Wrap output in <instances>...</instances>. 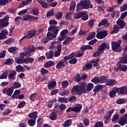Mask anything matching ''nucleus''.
Listing matches in <instances>:
<instances>
[{
    "label": "nucleus",
    "mask_w": 127,
    "mask_h": 127,
    "mask_svg": "<svg viewBox=\"0 0 127 127\" xmlns=\"http://www.w3.org/2000/svg\"><path fill=\"white\" fill-rule=\"evenodd\" d=\"M87 83L85 82H82L79 85H76L72 87L71 90L72 95H78L81 96L84 94H87Z\"/></svg>",
    "instance_id": "1"
},
{
    "label": "nucleus",
    "mask_w": 127,
    "mask_h": 127,
    "mask_svg": "<svg viewBox=\"0 0 127 127\" xmlns=\"http://www.w3.org/2000/svg\"><path fill=\"white\" fill-rule=\"evenodd\" d=\"M92 7H93V4H91V0H84L77 3L76 11H80L81 9H89Z\"/></svg>",
    "instance_id": "2"
},
{
    "label": "nucleus",
    "mask_w": 127,
    "mask_h": 127,
    "mask_svg": "<svg viewBox=\"0 0 127 127\" xmlns=\"http://www.w3.org/2000/svg\"><path fill=\"white\" fill-rule=\"evenodd\" d=\"M122 44V40H119L117 42L114 41H112V49L114 52H122V47L121 45Z\"/></svg>",
    "instance_id": "3"
},
{
    "label": "nucleus",
    "mask_w": 127,
    "mask_h": 127,
    "mask_svg": "<svg viewBox=\"0 0 127 127\" xmlns=\"http://www.w3.org/2000/svg\"><path fill=\"white\" fill-rule=\"evenodd\" d=\"M76 54L74 52L71 53L68 56H65L64 57V60L66 61V60H69V64H76L78 62V59L75 57Z\"/></svg>",
    "instance_id": "4"
},
{
    "label": "nucleus",
    "mask_w": 127,
    "mask_h": 127,
    "mask_svg": "<svg viewBox=\"0 0 127 127\" xmlns=\"http://www.w3.org/2000/svg\"><path fill=\"white\" fill-rule=\"evenodd\" d=\"M121 88L120 87H114L113 88V90H111L109 92V96L111 99H114L118 93V95H122V93H120Z\"/></svg>",
    "instance_id": "5"
},
{
    "label": "nucleus",
    "mask_w": 127,
    "mask_h": 127,
    "mask_svg": "<svg viewBox=\"0 0 127 127\" xmlns=\"http://www.w3.org/2000/svg\"><path fill=\"white\" fill-rule=\"evenodd\" d=\"M49 32H51L54 35V37H57L58 32H59V28L57 26H50L48 29Z\"/></svg>",
    "instance_id": "6"
},
{
    "label": "nucleus",
    "mask_w": 127,
    "mask_h": 127,
    "mask_svg": "<svg viewBox=\"0 0 127 127\" xmlns=\"http://www.w3.org/2000/svg\"><path fill=\"white\" fill-rule=\"evenodd\" d=\"M82 104H78L74 107H69L66 110V113H70V112H75L78 113L82 110Z\"/></svg>",
    "instance_id": "7"
},
{
    "label": "nucleus",
    "mask_w": 127,
    "mask_h": 127,
    "mask_svg": "<svg viewBox=\"0 0 127 127\" xmlns=\"http://www.w3.org/2000/svg\"><path fill=\"white\" fill-rule=\"evenodd\" d=\"M24 56H26V54L24 52L20 53L19 57L15 58V62L17 64H23L24 63Z\"/></svg>",
    "instance_id": "8"
},
{
    "label": "nucleus",
    "mask_w": 127,
    "mask_h": 127,
    "mask_svg": "<svg viewBox=\"0 0 127 127\" xmlns=\"http://www.w3.org/2000/svg\"><path fill=\"white\" fill-rule=\"evenodd\" d=\"M108 34V33L107 30L100 31L96 34V37L98 39H104V38H106V37H107Z\"/></svg>",
    "instance_id": "9"
},
{
    "label": "nucleus",
    "mask_w": 127,
    "mask_h": 127,
    "mask_svg": "<svg viewBox=\"0 0 127 127\" xmlns=\"http://www.w3.org/2000/svg\"><path fill=\"white\" fill-rule=\"evenodd\" d=\"M37 33V30L36 29L30 30L26 34L27 36V39H31L33 37H34Z\"/></svg>",
    "instance_id": "10"
},
{
    "label": "nucleus",
    "mask_w": 127,
    "mask_h": 127,
    "mask_svg": "<svg viewBox=\"0 0 127 127\" xmlns=\"http://www.w3.org/2000/svg\"><path fill=\"white\" fill-rule=\"evenodd\" d=\"M14 88L11 86V88H5L3 89L2 93L3 94H6L7 96L10 97L13 93V90Z\"/></svg>",
    "instance_id": "11"
},
{
    "label": "nucleus",
    "mask_w": 127,
    "mask_h": 127,
    "mask_svg": "<svg viewBox=\"0 0 127 127\" xmlns=\"http://www.w3.org/2000/svg\"><path fill=\"white\" fill-rule=\"evenodd\" d=\"M17 72L15 70H11L8 75V80H15V76H16Z\"/></svg>",
    "instance_id": "12"
},
{
    "label": "nucleus",
    "mask_w": 127,
    "mask_h": 127,
    "mask_svg": "<svg viewBox=\"0 0 127 127\" xmlns=\"http://www.w3.org/2000/svg\"><path fill=\"white\" fill-rule=\"evenodd\" d=\"M99 50H100V52H103L105 49H107V50H109L110 49V44L109 43H102L98 48Z\"/></svg>",
    "instance_id": "13"
},
{
    "label": "nucleus",
    "mask_w": 127,
    "mask_h": 127,
    "mask_svg": "<svg viewBox=\"0 0 127 127\" xmlns=\"http://www.w3.org/2000/svg\"><path fill=\"white\" fill-rule=\"evenodd\" d=\"M7 35H8V31L6 29L2 30L0 33V40L6 39L7 38Z\"/></svg>",
    "instance_id": "14"
},
{
    "label": "nucleus",
    "mask_w": 127,
    "mask_h": 127,
    "mask_svg": "<svg viewBox=\"0 0 127 127\" xmlns=\"http://www.w3.org/2000/svg\"><path fill=\"white\" fill-rule=\"evenodd\" d=\"M36 50V48L33 46H29L28 48H26L24 50V52L26 53H28V54H30L31 53H33L34 51Z\"/></svg>",
    "instance_id": "15"
},
{
    "label": "nucleus",
    "mask_w": 127,
    "mask_h": 127,
    "mask_svg": "<svg viewBox=\"0 0 127 127\" xmlns=\"http://www.w3.org/2000/svg\"><path fill=\"white\" fill-rule=\"evenodd\" d=\"M103 89H104V85L101 84H97L93 88V93H95V95H97V92L103 90Z\"/></svg>",
    "instance_id": "16"
},
{
    "label": "nucleus",
    "mask_w": 127,
    "mask_h": 127,
    "mask_svg": "<svg viewBox=\"0 0 127 127\" xmlns=\"http://www.w3.org/2000/svg\"><path fill=\"white\" fill-rule=\"evenodd\" d=\"M119 69L122 72H126L127 70V65L121 63H118Z\"/></svg>",
    "instance_id": "17"
},
{
    "label": "nucleus",
    "mask_w": 127,
    "mask_h": 127,
    "mask_svg": "<svg viewBox=\"0 0 127 127\" xmlns=\"http://www.w3.org/2000/svg\"><path fill=\"white\" fill-rule=\"evenodd\" d=\"M116 23L118 25H119L120 29H123L125 28V26H126V22L124 21V20L122 19L118 20Z\"/></svg>",
    "instance_id": "18"
},
{
    "label": "nucleus",
    "mask_w": 127,
    "mask_h": 127,
    "mask_svg": "<svg viewBox=\"0 0 127 127\" xmlns=\"http://www.w3.org/2000/svg\"><path fill=\"white\" fill-rule=\"evenodd\" d=\"M37 114H38V112L37 111H35L30 113H29L28 114V117L29 119H32L33 120H36L37 119Z\"/></svg>",
    "instance_id": "19"
},
{
    "label": "nucleus",
    "mask_w": 127,
    "mask_h": 127,
    "mask_svg": "<svg viewBox=\"0 0 127 127\" xmlns=\"http://www.w3.org/2000/svg\"><path fill=\"white\" fill-rule=\"evenodd\" d=\"M23 21H31V15L29 14H26L23 16L21 18Z\"/></svg>",
    "instance_id": "20"
},
{
    "label": "nucleus",
    "mask_w": 127,
    "mask_h": 127,
    "mask_svg": "<svg viewBox=\"0 0 127 127\" xmlns=\"http://www.w3.org/2000/svg\"><path fill=\"white\" fill-rule=\"evenodd\" d=\"M118 124L123 127V126L127 125V119H125L124 117H121Z\"/></svg>",
    "instance_id": "21"
},
{
    "label": "nucleus",
    "mask_w": 127,
    "mask_h": 127,
    "mask_svg": "<svg viewBox=\"0 0 127 127\" xmlns=\"http://www.w3.org/2000/svg\"><path fill=\"white\" fill-rule=\"evenodd\" d=\"M115 84H118V82L116 81V79H109L106 83V86L113 87V86H115Z\"/></svg>",
    "instance_id": "22"
},
{
    "label": "nucleus",
    "mask_w": 127,
    "mask_h": 127,
    "mask_svg": "<svg viewBox=\"0 0 127 127\" xmlns=\"http://www.w3.org/2000/svg\"><path fill=\"white\" fill-rule=\"evenodd\" d=\"M120 93L122 95H127V85L120 87Z\"/></svg>",
    "instance_id": "23"
},
{
    "label": "nucleus",
    "mask_w": 127,
    "mask_h": 127,
    "mask_svg": "<svg viewBox=\"0 0 127 127\" xmlns=\"http://www.w3.org/2000/svg\"><path fill=\"white\" fill-rule=\"evenodd\" d=\"M38 2L41 4L43 8H48L49 7V4L42 0H38Z\"/></svg>",
    "instance_id": "24"
},
{
    "label": "nucleus",
    "mask_w": 127,
    "mask_h": 127,
    "mask_svg": "<svg viewBox=\"0 0 127 127\" xmlns=\"http://www.w3.org/2000/svg\"><path fill=\"white\" fill-rule=\"evenodd\" d=\"M57 85V83L56 81L54 80L52 81L51 82H49L48 84V88L49 90H52V89H54L55 87V86Z\"/></svg>",
    "instance_id": "25"
},
{
    "label": "nucleus",
    "mask_w": 127,
    "mask_h": 127,
    "mask_svg": "<svg viewBox=\"0 0 127 127\" xmlns=\"http://www.w3.org/2000/svg\"><path fill=\"white\" fill-rule=\"evenodd\" d=\"M54 64H55V63L52 61H48L44 64V67L45 68H50V67L53 66Z\"/></svg>",
    "instance_id": "26"
},
{
    "label": "nucleus",
    "mask_w": 127,
    "mask_h": 127,
    "mask_svg": "<svg viewBox=\"0 0 127 127\" xmlns=\"http://www.w3.org/2000/svg\"><path fill=\"white\" fill-rule=\"evenodd\" d=\"M120 29L121 28H120L118 25H114L113 26V30L111 32V34L113 35L115 34V33H119Z\"/></svg>",
    "instance_id": "27"
},
{
    "label": "nucleus",
    "mask_w": 127,
    "mask_h": 127,
    "mask_svg": "<svg viewBox=\"0 0 127 127\" xmlns=\"http://www.w3.org/2000/svg\"><path fill=\"white\" fill-rule=\"evenodd\" d=\"M103 25H106L107 27H109V26H110L109 22L107 21L106 19L102 20V21L99 23L98 27H100V26H103Z\"/></svg>",
    "instance_id": "28"
},
{
    "label": "nucleus",
    "mask_w": 127,
    "mask_h": 127,
    "mask_svg": "<svg viewBox=\"0 0 127 127\" xmlns=\"http://www.w3.org/2000/svg\"><path fill=\"white\" fill-rule=\"evenodd\" d=\"M75 38L74 37H68L66 38L63 43L64 45H69V43L70 42H72L73 41V40Z\"/></svg>",
    "instance_id": "29"
},
{
    "label": "nucleus",
    "mask_w": 127,
    "mask_h": 127,
    "mask_svg": "<svg viewBox=\"0 0 127 127\" xmlns=\"http://www.w3.org/2000/svg\"><path fill=\"white\" fill-rule=\"evenodd\" d=\"M24 62L25 64H28V63H33V62H34V59L28 57L24 58Z\"/></svg>",
    "instance_id": "30"
},
{
    "label": "nucleus",
    "mask_w": 127,
    "mask_h": 127,
    "mask_svg": "<svg viewBox=\"0 0 127 127\" xmlns=\"http://www.w3.org/2000/svg\"><path fill=\"white\" fill-rule=\"evenodd\" d=\"M49 119L52 121H56L57 120V113L52 112L49 116Z\"/></svg>",
    "instance_id": "31"
},
{
    "label": "nucleus",
    "mask_w": 127,
    "mask_h": 127,
    "mask_svg": "<svg viewBox=\"0 0 127 127\" xmlns=\"http://www.w3.org/2000/svg\"><path fill=\"white\" fill-rule=\"evenodd\" d=\"M54 56V52L53 51H49L48 53H46V57L47 59H51Z\"/></svg>",
    "instance_id": "32"
},
{
    "label": "nucleus",
    "mask_w": 127,
    "mask_h": 127,
    "mask_svg": "<svg viewBox=\"0 0 127 127\" xmlns=\"http://www.w3.org/2000/svg\"><path fill=\"white\" fill-rule=\"evenodd\" d=\"M72 125V120L68 119L66 120L64 123L63 127H71Z\"/></svg>",
    "instance_id": "33"
},
{
    "label": "nucleus",
    "mask_w": 127,
    "mask_h": 127,
    "mask_svg": "<svg viewBox=\"0 0 127 127\" xmlns=\"http://www.w3.org/2000/svg\"><path fill=\"white\" fill-rule=\"evenodd\" d=\"M94 88V84L92 83H89L86 85V94L88 92H91L92 90Z\"/></svg>",
    "instance_id": "34"
},
{
    "label": "nucleus",
    "mask_w": 127,
    "mask_h": 127,
    "mask_svg": "<svg viewBox=\"0 0 127 127\" xmlns=\"http://www.w3.org/2000/svg\"><path fill=\"white\" fill-rule=\"evenodd\" d=\"M96 36V32H91L90 34H88V35L87 37V40H92V39H94Z\"/></svg>",
    "instance_id": "35"
},
{
    "label": "nucleus",
    "mask_w": 127,
    "mask_h": 127,
    "mask_svg": "<svg viewBox=\"0 0 127 127\" xmlns=\"http://www.w3.org/2000/svg\"><path fill=\"white\" fill-rule=\"evenodd\" d=\"M36 123V120L35 119H29L28 120V125L29 127H34Z\"/></svg>",
    "instance_id": "36"
},
{
    "label": "nucleus",
    "mask_w": 127,
    "mask_h": 127,
    "mask_svg": "<svg viewBox=\"0 0 127 127\" xmlns=\"http://www.w3.org/2000/svg\"><path fill=\"white\" fill-rule=\"evenodd\" d=\"M31 12L33 13L35 16H38L39 15V9L38 8H34L31 10Z\"/></svg>",
    "instance_id": "37"
},
{
    "label": "nucleus",
    "mask_w": 127,
    "mask_h": 127,
    "mask_svg": "<svg viewBox=\"0 0 127 127\" xmlns=\"http://www.w3.org/2000/svg\"><path fill=\"white\" fill-rule=\"evenodd\" d=\"M93 67V64H87L84 66L82 68L83 71H88V70H90V69H92Z\"/></svg>",
    "instance_id": "38"
},
{
    "label": "nucleus",
    "mask_w": 127,
    "mask_h": 127,
    "mask_svg": "<svg viewBox=\"0 0 127 127\" xmlns=\"http://www.w3.org/2000/svg\"><path fill=\"white\" fill-rule=\"evenodd\" d=\"M119 119L120 114L116 113L113 116L112 119V121L113 122V123H117V122H118V121H119Z\"/></svg>",
    "instance_id": "39"
},
{
    "label": "nucleus",
    "mask_w": 127,
    "mask_h": 127,
    "mask_svg": "<svg viewBox=\"0 0 127 127\" xmlns=\"http://www.w3.org/2000/svg\"><path fill=\"white\" fill-rule=\"evenodd\" d=\"M7 76H8V71L5 70L0 76V79H7Z\"/></svg>",
    "instance_id": "40"
},
{
    "label": "nucleus",
    "mask_w": 127,
    "mask_h": 127,
    "mask_svg": "<svg viewBox=\"0 0 127 127\" xmlns=\"http://www.w3.org/2000/svg\"><path fill=\"white\" fill-rule=\"evenodd\" d=\"M65 61H63V62H61L59 63L57 65H56V68L57 69H62L63 67H65Z\"/></svg>",
    "instance_id": "41"
},
{
    "label": "nucleus",
    "mask_w": 127,
    "mask_h": 127,
    "mask_svg": "<svg viewBox=\"0 0 127 127\" xmlns=\"http://www.w3.org/2000/svg\"><path fill=\"white\" fill-rule=\"evenodd\" d=\"M91 81L94 83L96 85L100 84V78L98 76L94 77L92 79H91Z\"/></svg>",
    "instance_id": "42"
},
{
    "label": "nucleus",
    "mask_w": 127,
    "mask_h": 127,
    "mask_svg": "<svg viewBox=\"0 0 127 127\" xmlns=\"http://www.w3.org/2000/svg\"><path fill=\"white\" fill-rule=\"evenodd\" d=\"M100 84H104L108 81V77L106 76H102L100 77Z\"/></svg>",
    "instance_id": "43"
},
{
    "label": "nucleus",
    "mask_w": 127,
    "mask_h": 127,
    "mask_svg": "<svg viewBox=\"0 0 127 127\" xmlns=\"http://www.w3.org/2000/svg\"><path fill=\"white\" fill-rule=\"evenodd\" d=\"M54 14H55V12H54V10H50L47 12L46 16L48 18H49L52 16H54Z\"/></svg>",
    "instance_id": "44"
},
{
    "label": "nucleus",
    "mask_w": 127,
    "mask_h": 127,
    "mask_svg": "<svg viewBox=\"0 0 127 127\" xmlns=\"http://www.w3.org/2000/svg\"><path fill=\"white\" fill-rule=\"evenodd\" d=\"M9 24L8 22L3 21L0 23V29H3L4 27H6Z\"/></svg>",
    "instance_id": "45"
},
{
    "label": "nucleus",
    "mask_w": 127,
    "mask_h": 127,
    "mask_svg": "<svg viewBox=\"0 0 127 127\" xmlns=\"http://www.w3.org/2000/svg\"><path fill=\"white\" fill-rule=\"evenodd\" d=\"M37 127H40L44 124V119L43 118H39L37 121Z\"/></svg>",
    "instance_id": "46"
},
{
    "label": "nucleus",
    "mask_w": 127,
    "mask_h": 127,
    "mask_svg": "<svg viewBox=\"0 0 127 127\" xmlns=\"http://www.w3.org/2000/svg\"><path fill=\"white\" fill-rule=\"evenodd\" d=\"M84 15V13H82V12L80 13H75L74 14V17L75 19H79Z\"/></svg>",
    "instance_id": "47"
},
{
    "label": "nucleus",
    "mask_w": 127,
    "mask_h": 127,
    "mask_svg": "<svg viewBox=\"0 0 127 127\" xmlns=\"http://www.w3.org/2000/svg\"><path fill=\"white\" fill-rule=\"evenodd\" d=\"M16 72H24V68L21 65H17L16 66Z\"/></svg>",
    "instance_id": "48"
},
{
    "label": "nucleus",
    "mask_w": 127,
    "mask_h": 127,
    "mask_svg": "<svg viewBox=\"0 0 127 127\" xmlns=\"http://www.w3.org/2000/svg\"><path fill=\"white\" fill-rule=\"evenodd\" d=\"M58 102L59 103H61V104L63 103H64V104H67V103H68V98H60L58 99Z\"/></svg>",
    "instance_id": "49"
},
{
    "label": "nucleus",
    "mask_w": 127,
    "mask_h": 127,
    "mask_svg": "<svg viewBox=\"0 0 127 127\" xmlns=\"http://www.w3.org/2000/svg\"><path fill=\"white\" fill-rule=\"evenodd\" d=\"M47 38H48V40L50 41V40H52L53 38H56V37H54V35L51 33V32L49 31V32H48L47 34Z\"/></svg>",
    "instance_id": "50"
},
{
    "label": "nucleus",
    "mask_w": 127,
    "mask_h": 127,
    "mask_svg": "<svg viewBox=\"0 0 127 127\" xmlns=\"http://www.w3.org/2000/svg\"><path fill=\"white\" fill-rule=\"evenodd\" d=\"M20 94V91L18 90H16L13 94L12 95V98H13L14 99H17L18 98V95Z\"/></svg>",
    "instance_id": "51"
},
{
    "label": "nucleus",
    "mask_w": 127,
    "mask_h": 127,
    "mask_svg": "<svg viewBox=\"0 0 127 127\" xmlns=\"http://www.w3.org/2000/svg\"><path fill=\"white\" fill-rule=\"evenodd\" d=\"M26 105V102L24 101H21L19 104L17 106L18 109H22V108H24Z\"/></svg>",
    "instance_id": "52"
},
{
    "label": "nucleus",
    "mask_w": 127,
    "mask_h": 127,
    "mask_svg": "<svg viewBox=\"0 0 127 127\" xmlns=\"http://www.w3.org/2000/svg\"><path fill=\"white\" fill-rule=\"evenodd\" d=\"M82 13H83L84 15L81 16V17L83 21H86V20H88V19H89V15H88L87 12H86V11H82Z\"/></svg>",
    "instance_id": "53"
},
{
    "label": "nucleus",
    "mask_w": 127,
    "mask_h": 127,
    "mask_svg": "<svg viewBox=\"0 0 127 127\" xmlns=\"http://www.w3.org/2000/svg\"><path fill=\"white\" fill-rule=\"evenodd\" d=\"M67 101L70 103H74V102H76L77 101V97L74 96H72V97L67 98Z\"/></svg>",
    "instance_id": "54"
},
{
    "label": "nucleus",
    "mask_w": 127,
    "mask_h": 127,
    "mask_svg": "<svg viewBox=\"0 0 127 127\" xmlns=\"http://www.w3.org/2000/svg\"><path fill=\"white\" fill-rule=\"evenodd\" d=\"M125 103L126 100H125V99L119 98L116 101V104L118 105H122L123 104H125Z\"/></svg>",
    "instance_id": "55"
},
{
    "label": "nucleus",
    "mask_w": 127,
    "mask_h": 127,
    "mask_svg": "<svg viewBox=\"0 0 127 127\" xmlns=\"http://www.w3.org/2000/svg\"><path fill=\"white\" fill-rule=\"evenodd\" d=\"M104 127V123L102 121L97 122L94 125V127Z\"/></svg>",
    "instance_id": "56"
},
{
    "label": "nucleus",
    "mask_w": 127,
    "mask_h": 127,
    "mask_svg": "<svg viewBox=\"0 0 127 127\" xmlns=\"http://www.w3.org/2000/svg\"><path fill=\"white\" fill-rule=\"evenodd\" d=\"M74 81L77 83L80 82L81 81V75H80V73L77 74L74 77Z\"/></svg>",
    "instance_id": "57"
},
{
    "label": "nucleus",
    "mask_w": 127,
    "mask_h": 127,
    "mask_svg": "<svg viewBox=\"0 0 127 127\" xmlns=\"http://www.w3.org/2000/svg\"><path fill=\"white\" fill-rule=\"evenodd\" d=\"M105 8H106V6L104 4L100 5L98 8V11L99 12H101V11H102L104 12V10H105Z\"/></svg>",
    "instance_id": "58"
},
{
    "label": "nucleus",
    "mask_w": 127,
    "mask_h": 127,
    "mask_svg": "<svg viewBox=\"0 0 127 127\" xmlns=\"http://www.w3.org/2000/svg\"><path fill=\"white\" fill-rule=\"evenodd\" d=\"M11 0H0V5H5L7 2H10Z\"/></svg>",
    "instance_id": "59"
},
{
    "label": "nucleus",
    "mask_w": 127,
    "mask_h": 127,
    "mask_svg": "<svg viewBox=\"0 0 127 127\" xmlns=\"http://www.w3.org/2000/svg\"><path fill=\"white\" fill-rule=\"evenodd\" d=\"M75 7H76V2L75 1H73L71 3L69 9L70 10H71V11H73V10H75Z\"/></svg>",
    "instance_id": "60"
},
{
    "label": "nucleus",
    "mask_w": 127,
    "mask_h": 127,
    "mask_svg": "<svg viewBox=\"0 0 127 127\" xmlns=\"http://www.w3.org/2000/svg\"><path fill=\"white\" fill-rule=\"evenodd\" d=\"M40 73L41 75H46L47 74H48V70L43 67L40 70Z\"/></svg>",
    "instance_id": "61"
},
{
    "label": "nucleus",
    "mask_w": 127,
    "mask_h": 127,
    "mask_svg": "<svg viewBox=\"0 0 127 127\" xmlns=\"http://www.w3.org/2000/svg\"><path fill=\"white\" fill-rule=\"evenodd\" d=\"M82 52L81 51V50H79V51H77L76 52L75 54V57H82V56H83V53H82Z\"/></svg>",
    "instance_id": "62"
},
{
    "label": "nucleus",
    "mask_w": 127,
    "mask_h": 127,
    "mask_svg": "<svg viewBox=\"0 0 127 127\" xmlns=\"http://www.w3.org/2000/svg\"><path fill=\"white\" fill-rule=\"evenodd\" d=\"M127 10V3L124 4L122 6L120 7V11L121 12H123V11H126Z\"/></svg>",
    "instance_id": "63"
},
{
    "label": "nucleus",
    "mask_w": 127,
    "mask_h": 127,
    "mask_svg": "<svg viewBox=\"0 0 127 127\" xmlns=\"http://www.w3.org/2000/svg\"><path fill=\"white\" fill-rule=\"evenodd\" d=\"M95 21H96V19H92L90 20L88 23V26H90V27H93V26H94Z\"/></svg>",
    "instance_id": "64"
}]
</instances>
